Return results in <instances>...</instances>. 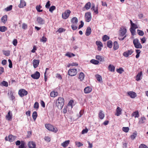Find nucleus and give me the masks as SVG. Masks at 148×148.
Here are the masks:
<instances>
[{
	"mask_svg": "<svg viewBox=\"0 0 148 148\" xmlns=\"http://www.w3.org/2000/svg\"><path fill=\"white\" fill-rule=\"evenodd\" d=\"M55 102L58 108L61 109L64 105V100L63 98L59 97L57 100L55 101Z\"/></svg>",
	"mask_w": 148,
	"mask_h": 148,
	"instance_id": "nucleus-1",
	"label": "nucleus"
},
{
	"mask_svg": "<svg viewBox=\"0 0 148 148\" xmlns=\"http://www.w3.org/2000/svg\"><path fill=\"white\" fill-rule=\"evenodd\" d=\"M46 128L48 130L51 131L55 133H56L58 131V129L56 127H54V126L49 124H46L45 125Z\"/></svg>",
	"mask_w": 148,
	"mask_h": 148,
	"instance_id": "nucleus-2",
	"label": "nucleus"
},
{
	"mask_svg": "<svg viewBox=\"0 0 148 148\" xmlns=\"http://www.w3.org/2000/svg\"><path fill=\"white\" fill-rule=\"evenodd\" d=\"M133 44L136 48H142V46L140 43L139 40L137 38L134 39L133 40Z\"/></svg>",
	"mask_w": 148,
	"mask_h": 148,
	"instance_id": "nucleus-3",
	"label": "nucleus"
},
{
	"mask_svg": "<svg viewBox=\"0 0 148 148\" xmlns=\"http://www.w3.org/2000/svg\"><path fill=\"white\" fill-rule=\"evenodd\" d=\"M138 27L137 25L136 24L134 23L132 24L131 27L130 29V30L132 35L134 36L135 35V30Z\"/></svg>",
	"mask_w": 148,
	"mask_h": 148,
	"instance_id": "nucleus-4",
	"label": "nucleus"
},
{
	"mask_svg": "<svg viewBox=\"0 0 148 148\" xmlns=\"http://www.w3.org/2000/svg\"><path fill=\"white\" fill-rule=\"evenodd\" d=\"M119 32L120 35L121 36H123L125 35L127 29L125 27L122 26L121 27Z\"/></svg>",
	"mask_w": 148,
	"mask_h": 148,
	"instance_id": "nucleus-5",
	"label": "nucleus"
},
{
	"mask_svg": "<svg viewBox=\"0 0 148 148\" xmlns=\"http://www.w3.org/2000/svg\"><path fill=\"white\" fill-rule=\"evenodd\" d=\"M77 73V70L76 69H70L68 71V75L72 76L75 75Z\"/></svg>",
	"mask_w": 148,
	"mask_h": 148,
	"instance_id": "nucleus-6",
	"label": "nucleus"
},
{
	"mask_svg": "<svg viewBox=\"0 0 148 148\" xmlns=\"http://www.w3.org/2000/svg\"><path fill=\"white\" fill-rule=\"evenodd\" d=\"M27 94V91L24 89H20L18 91V94L21 97L26 95Z\"/></svg>",
	"mask_w": 148,
	"mask_h": 148,
	"instance_id": "nucleus-7",
	"label": "nucleus"
},
{
	"mask_svg": "<svg viewBox=\"0 0 148 148\" xmlns=\"http://www.w3.org/2000/svg\"><path fill=\"white\" fill-rule=\"evenodd\" d=\"M71 12V11L69 10L65 11L62 14V18L64 19H66L69 17Z\"/></svg>",
	"mask_w": 148,
	"mask_h": 148,
	"instance_id": "nucleus-8",
	"label": "nucleus"
},
{
	"mask_svg": "<svg viewBox=\"0 0 148 148\" xmlns=\"http://www.w3.org/2000/svg\"><path fill=\"white\" fill-rule=\"evenodd\" d=\"M85 16L86 22H89L91 19V14L90 12L86 13L85 14Z\"/></svg>",
	"mask_w": 148,
	"mask_h": 148,
	"instance_id": "nucleus-9",
	"label": "nucleus"
},
{
	"mask_svg": "<svg viewBox=\"0 0 148 148\" xmlns=\"http://www.w3.org/2000/svg\"><path fill=\"white\" fill-rule=\"evenodd\" d=\"M133 52V51L132 49L128 50L127 51L124 52L123 55L125 57H127L131 55Z\"/></svg>",
	"mask_w": 148,
	"mask_h": 148,
	"instance_id": "nucleus-10",
	"label": "nucleus"
},
{
	"mask_svg": "<svg viewBox=\"0 0 148 148\" xmlns=\"http://www.w3.org/2000/svg\"><path fill=\"white\" fill-rule=\"evenodd\" d=\"M40 76V73L39 72L37 71H36L34 74L31 75L32 77L34 79H38L39 78Z\"/></svg>",
	"mask_w": 148,
	"mask_h": 148,
	"instance_id": "nucleus-11",
	"label": "nucleus"
},
{
	"mask_svg": "<svg viewBox=\"0 0 148 148\" xmlns=\"http://www.w3.org/2000/svg\"><path fill=\"white\" fill-rule=\"evenodd\" d=\"M127 94L128 96L132 98H134L137 96L136 93L133 91L127 92Z\"/></svg>",
	"mask_w": 148,
	"mask_h": 148,
	"instance_id": "nucleus-12",
	"label": "nucleus"
},
{
	"mask_svg": "<svg viewBox=\"0 0 148 148\" xmlns=\"http://www.w3.org/2000/svg\"><path fill=\"white\" fill-rule=\"evenodd\" d=\"M12 118V112L9 111L6 116V119L8 121H11Z\"/></svg>",
	"mask_w": 148,
	"mask_h": 148,
	"instance_id": "nucleus-13",
	"label": "nucleus"
},
{
	"mask_svg": "<svg viewBox=\"0 0 148 148\" xmlns=\"http://www.w3.org/2000/svg\"><path fill=\"white\" fill-rule=\"evenodd\" d=\"M122 110L119 107H117L116 110L115 115L119 116L122 114Z\"/></svg>",
	"mask_w": 148,
	"mask_h": 148,
	"instance_id": "nucleus-14",
	"label": "nucleus"
},
{
	"mask_svg": "<svg viewBox=\"0 0 148 148\" xmlns=\"http://www.w3.org/2000/svg\"><path fill=\"white\" fill-rule=\"evenodd\" d=\"M29 148H36V145L35 143L33 141L29 142L27 144Z\"/></svg>",
	"mask_w": 148,
	"mask_h": 148,
	"instance_id": "nucleus-15",
	"label": "nucleus"
},
{
	"mask_svg": "<svg viewBox=\"0 0 148 148\" xmlns=\"http://www.w3.org/2000/svg\"><path fill=\"white\" fill-rule=\"evenodd\" d=\"M16 137L14 136L11 134L9 135L8 136V141L10 142L14 141L16 138Z\"/></svg>",
	"mask_w": 148,
	"mask_h": 148,
	"instance_id": "nucleus-16",
	"label": "nucleus"
},
{
	"mask_svg": "<svg viewBox=\"0 0 148 148\" xmlns=\"http://www.w3.org/2000/svg\"><path fill=\"white\" fill-rule=\"evenodd\" d=\"M92 90V89L91 87L87 86L84 89V92L86 94L89 93L91 92Z\"/></svg>",
	"mask_w": 148,
	"mask_h": 148,
	"instance_id": "nucleus-17",
	"label": "nucleus"
},
{
	"mask_svg": "<svg viewBox=\"0 0 148 148\" xmlns=\"http://www.w3.org/2000/svg\"><path fill=\"white\" fill-rule=\"evenodd\" d=\"M40 62L39 60H36L34 59L33 60V66L35 68H36Z\"/></svg>",
	"mask_w": 148,
	"mask_h": 148,
	"instance_id": "nucleus-18",
	"label": "nucleus"
},
{
	"mask_svg": "<svg viewBox=\"0 0 148 148\" xmlns=\"http://www.w3.org/2000/svg\"><path fill=\"white\" fill-rule=\"evenodd\" d=\"M38 23L40 25H42L45 23L44 20L40 17H38L37 18Z\"/></svg>",
	"mask_w": 148,
	"mask_h": 148,
	"instance_id": "nucleus-19",
	"label": "nucleus"
},
{
	"mask_svg": "<svg viewBox=\"0 0 148 148\" xmlns=\"http://www.w3.org/2000/svg\"><path fill=\"white\" fill-rule=\"evenodd\" d=\"M132 117H134L135 118H138L139 116V114L138 111L134 112L131 114Z\"/></svg>",
	"mask_w": 148,
	"mask_h": 148,
	"instance_id": "nucleus-20",
	"label": "nucleus"
},
{
	"mask_svg": "<svg viewBox=\"0 0 148 148\" xmlns=\"http://www.w3.org/2000/svg\"><path fill=\"white\" fill-rule=\"evenodd\" d=\"M78 21V19L77 18L75 17H73L71 21V22L72 24H77Z\"/></svg>",
	"mask_w": 148,
	"mask_h": 148,
	"instance_id": "nucleus-21",
	"label": "nucleus"
},
{
	"mask_svg": "<svg viewBox=\"0 0 148 148\" xmlns=\"http://www.w3.org/2000/svg\"><path fill=\"white\" fill-rule=\"evenodd\" d=\"M26 5V3L24 0H21L20 4L18 5L19 7L23 8Z\"/></svg>",
	"mask_w": 148,
	"mask_h": 148,
	"instance_id": "nucleus-22",
	"label": "nucleus"
},
{
	"mask_svg": "<svg viewBox=\"0 0 148 148\" xmlns=\"http://www.w3.org/2000/svg\"><path fill=\"white\" fill-rule=\"evenodd\" d=\"M91 32V28L88 27L87 28L85 33V35L86 36H88L90 35Z\"/></svg>",
	"mask_w": 148,
	"mask_h": 148,
	"instance_id": "nucleus-23",
	"label": "nucleus"
},
{
	"mask_svg": "<svg viewBox=\"0 0 148 148\" xmlns=\"http://www.w3.org/2000/svg\"><path fill=\"white\" fill-rule=\"evenodd\" d=\"M91 10L92 11H94L96 14H97L98 13L97 7H95L94 4L92 5Z\"/></svg>",
	"mask_w": 148,
	"mask_h": 148,
	"instance_id": "nucleus-24",
	"label": "nucleus"
},
{
	"mask_svg": "<svg viewBox=\"0 0 148 148\" xmlns=\"http://www.w3.org/2000/svg\"><path fill=\"white\" fill-rule=\"evenodd\" d=\"M99 116L101 119H103L105 116L103 112L101 110H100L99 112Z\"/></svg>",
	"mask_w": 148,
	"mask_h": 148,
	"instance_id": "nucleus-25",
	"label": "nucleus"
},
{
	"mask_svg": "<svg viewBox=\"0 0 148 148\" xmlns=\"http://www.w3.org/2000/svg\"><path fill=\"white\" fill-rule=\"evenodd\" d=\"M1 20L3 23H5L7 20V16L5 15L2 16L1 18Z\"/></svg>",
	"mask_w": 148,
	"mask_h": 148,
	"instance_id": "nucleus-26",
	"label": "nucleus"
},
{
	"mask_svg": "<svg viewBox=\"0 0 148 148\" xmlns=\"http://www.w3.org/2000/svg\"><path fill=\"white\" fill-rule=\"evenodd\" d=\"M142 72L139 73L136 77V80L138 81L141 79V77L142 76Z\"/></svg>",
	"mask_w": 148,
	"mask_h": 148,
	"instance_id": "nucleus-27",
	"label": "nucleus"
},
{
	"mask_svg": "<svg viewBox=\"0 0 148 148\" xmlns=\"http://www.w3.org/2000/svg\"><path fill=\"white\" fill-rule=\"evenodd\" d=\"M100 62L104 61V58L99 55H97L95 57Z\"/></svg>",
	"mask_w": 148,
	"mask_h": 148,
	"instance_id": "nucleus-28",
	"label": "nucleus"
},
{
	"mask_svg": "<svg viewBox=\"0 0 148 148\" xmlns=\"http://www.w3.org/2000/svg\"><path fill=\"white\" fill-rule=\"evenodd\" d=\"M70 142L69 140H66L62 143L61 145L63 147H66L68 146Z\"/></svg>",
	"mask_w": 148,
	"mask_h": 148,
	"instance_id": "nucleus-29",
	"label": "nucleus"
},
{
	"mask_svg": "<svg viewBox=\"0 0 148 148\" xmlns=\"http://www.w3.org/2000/svg\"><path fill=\"white\" fill-rule=\"evenodd\" d=\"M108 69L110 71L114 72L115 70V67L113 65L110 64L108 66Z\"/></svg>",
	"mask_w": 148,
	"mask_h": 148,
	"instance_id": "nucleus-30",
	"label": "nucleus"
},
{
	"mask_svg": "<svg viewBox=\"0 0 148 148\" xmlns=\"http://www.w3.org/2000/svg\"><path fill=\"white\" fill-rule=\"evenodd\" d=\"M84 73L82 72L80 73L79 76V79H80V80L81 81H82L84 79Z\"/></svg>",
	"mask_w": 148,
	"mask_h": 148,
	"instance_id": "nucleus-31",
	"label": "nucleus"
},
{
	"mask_svg": "<svg viewBox=\"0 0 148 148\" xmlns=\"http://www.w3.org/2000/svg\"><path fill=\"white\" fill-rule=\"evenodd\" d=\"M114 46L113 48L115 50L119 48V45L117 43V42L116 41H114Z\"/></svg>",
	"mask_w": 148,
	"mask_h": 148,
	"instance_id": "nucleus-32",
	"label": "nucleus"
},
{
	"mask_svg": "<svg viewBox=\"0 0 148 148\" xmlns=\"http://www.w3.org/2000/svg\"><path fill=\"white\" fill-rule=\"evenodd\" d=\"M145 118L144 117H142L140 119H139L138 123L141 124L144 123L145 121Z\"/></svg>",
	"mask_w": 148,
	"mask_h": 148,
	"instance_id": "nucleus-33",
	"label": "nucleus"
},
{
	"mask_svg": "<svg viewBox=\"0 0 148 148\" xmlns=\"http://www.w3.org/2000/svg\"><path fill=\"white\" fill-rule=\"evenodd\" d=\"M91 6V3L90 2H89L87 3L85 5L84 8H85L87 10H89Z\"/></svg>",
	"mask_w": 148,
	"mask_h": 148,
	"instance_id": "nucleus-34",
	"label": "nucleus"
},
{
	"mask_svg": "<svg viewBox=\"0 0 148 148\" xmlns=\"http://www.w3.org/2000/svg\"><path fill=\"white\" fill-rule=\"evenodd\" d=\"M1 86H4L7 87L8 86V83L7 82L5 81H3L1 83Z\"/></svg>",
	"mask_w": 148,
	"mask_h": 148,
	"instance_id": "nucleus-35",
	"label": "nucleus"
},
{
	"mask_svg": "<svg viewBox=\"0 0 148 148\" xmlns=\"http://www.w3.org/2000/svg\"><path fill=\"white\" fill-rule=\"evenodd\" d=\"M25 142L23 141H21V145H19L18 147V148H26L25 147Z\"/></svg>",
	"mask_w": 148,
	"mask_h": 148,
	"instance_id": "nucleus-36",
	"label": "nucleus"
},
{
	"mask_svg": "<svg viewBox=\"0 0 148 148\" xmlns=\"http://www.w3.org/2000/svg\"><path fill=\"white\" fill-rule=\"evenodd\" d=\"M50 95L51 97H54L58 95V93L57 92L52 91L51 92Z\"/></svg>",
	"mask_w": 148,
	"mask_h": 148,
	"instance_id": "nucleus-37",
	"label": "nucleus"
},
{
	"mask_svg": "<svg viewBox=\"0 0 148 148\" xmlns=\"http://www.w3.org/2000/svg\"><path fill=\"white\" fill-rule=\"evenodd\" d=\"M90 62L91 63L95 65L98 64L99 63V61L94 59L91 60H90Z\"/></svg>",
	"mask_w": 148,
	"mask_h": 148,
	"instance_id": "nucleus-38",
	"label": "nucleus"
},
{
	"mask_svg": "<svg viewBox=\"0 0 148 148\" xmlns=\"http://www.w3.org/2000/svg\"><path fill=\"white\" fill-rule=\"evenodd\" d=\"M37 116V112L36 111L34 112L32 114V116L34 121H35Z\"/></svg>",
	"mask_w": 148,
	"mask_h": 148,
	"instance_id": "nucleus-39",
	"label": "nucleus"
},
{
	"mask_svg": "<svg viewBox=\"0 0 148 148\" xmlns=\"http://www.w3.org/2000/svg\"><path fill=\"white\" fill-rule=\"evenodd\" d=\"M7 28L5 26H2L0 27V31L1 32H5L7 30Z\"/></svg>",
	"mask_w": 148,
	"mask_h": 148,
	"instance_id": "nucleus-40",
	"label": "nucleus"
},
{
	"mask_svg": "<svg viewBox=\"0 0 148 148\" xmlns=\"http://www.w3.org/2000/svg\"><path fill=\"white\" fill-rule=\"evenodd\" d=\"M137 135V134L136 132H134L130 136L131 139L132 140H134L136 136Z\"/></svg>",
	"mask_w": 148,
	"mask_h": 148,
	"instance_id": "nucleus-41",
	"label": "nucleus"
},
{
	"mask_svg": "<svg viewBox=\"0 0 148 148\" xmlns=\"http://www.w3.org/2000/svg\"><path fill=\"white\" fill-rule=\"evenodd\" d=\"M65 56L69 58H71L73 56H75V54L72 53L68 52L66 54Z\"/></svg>",
	"mask_w": 148,
	"mask_h": 148,
	"instance_id": "nucleus-42",
	"label": "nucleus"
},
{
	"mask_svg": "<svg viewBox=\"0 0 148 148\" xmlns=\"http://www.w3.org/2000/svg\"><path fill=\"white\" fill-rule=\"evenodd\" d=\"M112 46V42L110 40H109L107 42V46L110 48H111Z\"/></svg>",
	"mask_w": 148,
	"mask_h": 148,
	"instance_id": "nucleus-43",
	"label": "nucleus"
},
{
	"mask_svg": "<svg viewBox=\"0 0 148 148\" xmlns=\"http://www.w3.org/2000/svg\"><path fill=\"white\" fill-rule=\"evenodd\" d=\"M137 33L139 36H143L144 34L143 31L139 29L137 30Z\"/></svg>",
	"mask_w": 148,
	"mask_h": 148,
	"instance_id": "nucleus-44",
	"label": "nucleus"
},
{
	"mask_svg": "<svg viewBox=\"0 0 148 148\" xmlns=\"http://www.w3.org/2000/svg\"><path fill=\"white\" fill-rule=\"evenodd\" d=\"M47 40V39L44 36H43L40 39V41L45 43Z\"/></svg>",
	"mask_w": 148,
	"mask_h": 148,
	"instance_id": "nucleus-45",
	"label": "nucleus"
},
{
	"mask_svg": "<svg viewBox=\"0 0 148 148\" xmlns=\"http://www.w3.org/2000/svg\"><path fill=\"white\" fill-rule=\"evenodd\" d=\"M96 77L97 81L99 82H101L102 81V78L101 76L99 75H96Z\"/></svg>",
	"mask_w": 148,
	"mask_h": 148,
	"instance_id": "nucleus-46",
	"label": "nucleus"
},
{
	"mask_svg": "<svg viewBox=\"0 0 148 148\" xmlns=\"http://www.w3.org/2000/svg\"><path fill=\"white\" fill-rule=\"evenodd\" d=\"M3 54L6 56H8L10 55V51H3Z\"/></svg>",
	"mask_w": 148,
	"mask_h": 148,
	"instance_id": "nucleus-47",
	"label": "nucleus"
},
{
	"mask_svg": "<svg viewBox=\"0 0 148 148\" xmlns=\"http://www.w3.org/2000/svg\"><path fill=\"white\" fill-rule=\"evenodd\" d=\"M109 39V37L106 35H104L103 36L102 38L103 40V41H106Z\"/></svg>",
	"mask_w": 148,
	"mask_h": 148,
	"instance_id": "nucleus-48",
	"label": "nucleus"
},
{
	"mask_svg": "<svg viewBox=\"0 0 148 148\" xmlns=\"http://www.w3.org/2000/svg\"><path fill=\"white\" fill-rule=\"evenodd\" d=\"M84 113V111L83 110H81L79 112V114L77 115V116L78 118L81 117L83 115Z\"/></svg>",
	"mask_w": 148,
	"mask_h": 148,
	"instance_id": "nucleus-49",
	"label": "nucleus"
},
{
	"mask_svg": "<svg viewBox=\"0 0 148 148\" xmlns=\"http://www.w3.org/2000/svg\"><path fill=\"white\" fill-rule=\"evenodd\" d=\"M56 9V7L55 6L53 5L51 6L49 8V11L51 13H52L53 11L55 10Z\"/></svg>",
	"mask_w": 148,
	"mask_h": 148,
	"instance_id": "nucleus-50",
	"label": "nucleus"
},
{
	"mask_svg": "<svg viewBox=\"0 0 148 148\" xmlns=\"http://www.w3.org/2000/svg\"><path fill=\"white\" fill-rule=\"evenodd\" d=\"M96 44L98 47H102L103 44L100 41H97L96 42Z\"/></svg>",
	"mask_w": 148,
	"mask_h": 148,
	"instance_id": "nucleus-51",
	"label": "nucleus"
},
{
	"mask_svg": "<svg viewBox=\"0 0 148 148\" xmlns=\"http://www.w3.org/2000/svg\"><path fill=\"white\" fill-rule=\"evenodd\" d=\"M45 140L47 142H50L51 141V138L48 136H46L44 137Z\"/></svg>",
	"mask_w": 148,
	"mask_h": 148,
	"instance_id": "nucleus-52",
	"label": "nucleus"
},
{
	"mask_svg": "<svg viewBox=\"0 0 148 148\" xmlns=\"http://www.w3.org/2000/svg\"><path fill=\"white\" fill-rule=\"evenodd\" d=\"M42 7L40 5H37L36 7V9L38 12H40L42 11V10H40V9Z\"/></svg>",
	"mask_w": 148,
	"mask_h": 148,
	"instance_id": "nucleus-53",
	"label": "nucleus"
},
{
	"mask_svg": "<svg viewBox=\"0 0 148 148\" xmlns=\"http://www.w3.org/2000/svg\"><path fill=\"white\" fill-rule=\"evenodd\" d=\"M129 129L128 127H123L122 128L123 131L126 133L127 132L129 131Z\"/></svg>",
	"mask_w": 148,
	"mask_h": 148,
	"instance_id": "nucleus-54",
	"label": "nucleus"
},
{
	"mask_svg": "<svg viewBox=\"0 0 148 148\" xmlns=\"http://www.w3.org/2000/svg\"><path fill=\"white\" fill-rule=\"evenodd\" d=\"M76 24H72L71 25V27L72 29L73 30H76L77 28Z\"/></svg>",
	"mask_w": 148,
	"mask_h": 148,
	"instance_id": "nucleus-55",
	"label": "nucleus"
},
{
	"mask_svg": "<svg viewBox=\"0 0 148 148\" xmlns=\"http://www.w3.org/2000/svg\"><path fill=\"white\" fill-rule=\"evenodd\" d=\"M12 5H10L8 7L5 9V10L6 11H8L12 10Z\"/></svg>",
	"mask_w": 148,
	"mask_h": 148,
	"instance_id": "nucleus-56",
	"label": "nucleus"
},
{
	"mask_svg": "<svg viewBox=\"0 0 148 148\" xmlns=\"http://www.w3.org/2000/svg\"><path fill=\"white\" fill-rule=\"evenodd\" d=\"M116 71L118 73L120 74H121L124 71V70L122 68H120L119 69H117Z\"/></svg>",
	"mask_w": 148,
	"mask_h": 148,
	"instance_id": "nucleus-57",
	"label": "nucleus"
},
{
	"mask_svg": "<svg viewBox=\"0 0 148 148\" xmlns=\"http://www.w3.org/2000/svg\"><path fill=\"white\" fill-rule=\"evenodd\" d=\"M75 145L78 147H80L83 146V144L80 142H75Z\"/></svg>",
	"mask_w": 148,
	"mask_h": 148,
	"instance_id": "nucleus-58",
	"label": "nucleus"
},
{
	"mask_svg": "<svg viewBox=\"0 0 148 148\" xmlns=\"http://www.w3.org/2000/svg\"><path fill=\"white\" fill-rule=\"evenodd\" d=\"M49 70V69L48 68H47L46 69L45 72V73H44V75H45V82H46L47 79V76H46V74L47 71Z\"/></svg>",
	"mask_w": 148,
	"mask_h": 148,
	"instance_id": "nucleus-59",
	"label": "nucleus"
},
{
	"mask_svg": "<svg viewBox=\"0 0 148 148\" xmlns=\"http://www.w3.org/2000/svg\"><path fill=\"white\" fill-rule=\"evenodd\" d=\"M39 103L38 102H36L34 104V108L35 109H38L39 108Z\"/></svg>",
	"mask_w": 148,
	"mask_h": 148,
	"instance_id": "nucleus-60",
	"label": "nucleus"
},
{
	"mask_svg": "<svg viewBox=\"0 0 148 148\" xmlns=\"http://www.w3.org/2000/svg\"><path fill=\"white\" fill-rule=\"evenodd\" d=\"M50 1H48L47 3L45 6V7L46 8L48 9L49 8V7L51 5L50 3Z\"/></svg>",
	"mask_w": 148,
	"mask_h": 148,
	"instance_id": "nucleus-61",
	"label": "nucleus"
},
{
	"mask_svg": "<svg viewBox=\"0 0 148 148\" xmlns=\"http://www.w3.org/2000/svg\"><path fill=\"white\" fill-rule=\"evenodd\" d=\"M8 61L9 62V67L10 68H11L12 67V64L11 60L10 59H8Z\"/></svg>",
	"mask_w": 148,
	"mask_h": 148,
	"instance_id": "nucleus-62",
	"label": "nucleus"
},
{
	"mask_svg": "<svg viewBox=\"0 0 148 148\" xmlns=\"http://www.w3.org/2000/svg\"><path fill=\"white\" fill-rule=\"evenodd\" d=\"M139 148H148V147L146 145L142 144L140 145Z\"/></svg>",
	"mask_w": 148,
	"mask_h": 148,
	"instance_id": "nucleus-63",
	"label": "nucleus"
},
{
	"mask_svg": "<svg viewBox=\"0 0 148 148\" xmlns=\"http://www.w3.org/2000/svg\"><path fill=\"white\" fill-rule=\"evenodd\" d=\"M27 24L23 23L22 24V28L25 29H27Z\"/></svg>",
	"mask_w": 148,
	"mask_h": 148,
	"instance_id": "nucleus-64",
	"label": "nucleus"
}]
</instances>
